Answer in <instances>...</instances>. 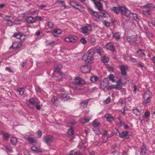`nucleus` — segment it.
I'll return each instance as SVG.
<instances>
[{"mask_svg":"<svg viewBox=\"0 0 155 155\" xmlns=\"http://www.w3.org/2000/svg\"><path fill=\"white\" fill-rule=\"evenodd\" d=\"M17 139L15 137H12L10 139L11 143L13 145H15L17 142Z\"/></svg>","mask_w":155,"mask_h":155,"instance_id":"nucleus-27","label":"nucleus"},{"mask_svg":"<svg viewBox=\"0 0 155 155\" xmlns=\"http://www.w3.org/2000/svg\"><path fill=\"white\" fill-rule=\"evenodd\" d=\"M38 11L37 10L34 11L32 12L29 11L28 12V13L30 15H34L38 14Z\"/></svg>","mask_w":155,"mask_h":155,"instance_id":"nucleus-42","label":"nucleus"},{"mask_svg":"<svg viewBox=\"0 0 155 155\" xmlns=\"http://www.w3.org/2000/svg\"><path fill=\"white\" fill-rule=\"evenodd\" d=\"M3 134V137L5 138L6 140H8L9 139V134L7 133H2Z\"/></svg>","mask_w":155,"mask_h":155,"instance_id":"nucleus-48","label":"nucleus"},{"mask_svg":"<svg viewBox=\"0 0 155 155\" xmlns=\"http://www.w3.org/2000/svg\"><path fill=\"white\" fill-rule=\"evenodd\" d=\"M112 10L116 14H118L120 12L122 14L127 16H129L131 13L130 11L126 8L121 6L117 7H113Z\"/></svg>","mask_w":155,"mask_h":155,"instance_id":"nucleus-3","label":"nucleus"},{"mask_svg":"<svg viewBox=\"0 0 155 155\" xmlns=\"http://www.w3.org/2000/svg\"><path fill=\"white\" fill-rule=\"evenodd\" d=\"M122 87L120 84H117L115 85V89L117 90H119L122 89Z\"/></svg>","mask_w":155,"mask_h":155,"instance_id":"nucleus-52","label":"nucleus"},{"mask_svg":"<svg viewBox=\"0 0 155 155\" xmlns=\"http://www.w3.org/2000/svg\"><path fill=\"white\" fill-rule=\"evenodd\" d=\"M132 15L133 18L136 21H137L138 19V18L137 14L135 13H133L132 14Z\"/></svg>","mask_w":155,"mask_h":155,"instance_id":"nucleus-63","label":"nucleus"},{"mask_svg":"<svg viewBox=\"0 0 155 155\" xmlns=\"http://www.w3.org/2000/svg\"><path fill=\"white\" fill-rule=\"evenodd\" d=\"M96 50L97 53L100 55L102 56L103 55L104 51L101 48L98 47L97 48Z\"/></svg>","mask_w":155,"mask_h":155,"instance_id":"nucleus-32","label":"nucleus"},{"mask_svg":"<svg viewBox=\"0 0 155 155\" xmlns=\"http://www.w3.org/2000/svg\"><path fill=\"white\" fill-rule=\"evenodd\" d=\"M76 154L77 155H79V154H78V152L76 150H71L69 153L70 155H75Z\"/></svg>","mask_w":155,"mask_h":155,"instance_id":"nucleus-43","label":"nucleus"},{"mask_svg":"<svg viewBox=\"0 0 155 155\" xmlns=\"http://www.w3.org/2000/svg\"><path fill=\"white\" fill-rule=\"evenodd\" d=\"M121 74L123 76H126L127 75L126 71L128 69V67L127 65H122L120 66Z\"/></svg>","mask_w":155,"mask_h":155,"instance_id":"nucleus-13","label":"nucleus"},{"mask_svg":"<svg viewBox=\"0 0 155 155\" xmlns=\"http://www.w3.org/2000/svg\"><path fill=\"white\" fill-rule=\"evenodd\" d=\"M103 24L107 27H108L110 26V23L109 22L107 21H104L103 22Z\"/></svg>","mask_w":155,"mask_h":155,"instance_id":"nucleus-58","label":"nucleus"},{"mask_svg":"<svg viewBox=\"0 0 155 155\" xmlns=\"http://www.w3.org/2000/svg\"><path fill=\"white\" fill-rule=\"evenodd\" d=\"M86 143L85 140H82L79 144L78 147L82 149L83 151H85L86 148V146L84 144Z\"/></svg>","mask_w":155,"mask_h":155,"instance_id":"nucleus-16","label":"nucleus"},{"mask_svg":"<svg viewBox=\"0 0 155 155\" xmlns=\"http://www.w3.org/2000/svg\"><path fill=\"white\" fill-rule=\"evenodd\" d=\"M88 101H84L80 103V105L83 108H84L87 107Z\"/></svg>","mask_w":155,"mask_h":155,"instance_id":"nucleus-31","label":"nucleus"},{"mask_svg":"<svg viewBox=\"0 0 155 155\" xmlns=\"http://www.w3.org/2000/svg\"><path fill=\"white\" fill-rule=\"evenodd\" d=\"M127 41L129 42H134L136 43H139L137 40V36H132L128 37L127 38Z\"/></svg>","mask_w":155,"mask_h":155,"instance_id":"nucleus-14","label":"nucleus"},{"mask_svg":"<svg viewBox=\"0 0 155 155\" xmlns=\"http://www.w3.org/2000/svg\"><path fill=\"white\" fill-rule=\"evenodd\" d=\"M95 52L94 48H91L83 55L82 57V60L89 63H93L94 60V55Z\"/></svg>","mask_w":155,"mask_h":155,"instance_id":"nucleus-1","label":"nucleus"},{"mask_svg":"<svg viewBox=\"0 0 155 155\" xmlns=\"http://www.w3.org/2000/svg\"><path fill=\"white\" fill-rule=\"evenodd\" d=\"M91 69V66L90 65H84L81 67V71L84 73H87L89 72Z\"/></svg>","mask_w":155,"mask_h":155,"instance_id":"nucleus-11","label":"nucleus"},{"mask_svg":"<svg viewBox=\"0 0 155 155\" xmlns=\"http://www.w3.org/2000/svg\"><path fill=\"white\" fill-rule=\"evenodd\" d=\"M119 103H120L121 106L123 107H124L125 106V102L123 101L122 100H120L119 101Z\"/></svg>","mask_w":155,"mask_h":155,"instance_id":"nucleus-54","label":"nucleus"},{"mask_svg":"<svg viewBox=\"0 0 155 155\" xmlns=\"http://www.w3.org/2000/svg\"><path fill=\"white\" fill-rule=\"evenodd\" d=\"M143 100L142 101L143 104L145 106L150 102L151 99L152 98V94L150 91H148L146 92L143 95Z\"/></svg>","mask_w":155,"mask_h":155,"instance_id":"nucleus-4","label":"nucleus"},{"mask_svg":"<svg viewBox=\"0 0 155 155\" xmlns=\"http://www.w3.org/2000/svg\"><path fill=\"white\" fill-rule=\"evenodd\" d=\"M26 21L28 23L33 24L35 22L36 20L33 17L28 16L26 18Z\"/></svg>","mask_w":155,"mask_h":155,"instance_id":"nucleus-17","label":"nucleus"},{"mask_svg":"<svg viewBox=\"0 0 155 155\" xmlns=\"http://www.w3.org/2000/svg\"><path fill=\"white\" fill-rule=\"evenodd\" d=\"M109 84L108 79V78H105L101 81V87L103 90L108 87Z\"/></svg>","mask_w":155,"mask_h":155,"instance_id":"nucleus-12","label":"nucleus"},{"mask_svg":"<svg viewBox=\"0 0 155 155\" xmlns=\"http://www.w3.org/2000/svg\"><path fill=\"white\" fill-rule=\"evenodd\" d=\"M85 82L81 78H76L74 79L72 87L76 90H81L84 89V87L83 85L85 84Z\"/></svg>","mask_w":155,"mask_h":155,"instance_id":"nucleus-2","label":"nucleus"},{"mask_svg":"<svg viewBox=\"0 0 155 155\" xmlns=\"http://www.w3.org/2000/svg\"><path fill=\"white\" fill-rule=\"evenodd\" d=\"M77 40V38L74 35H70L65 38L64 40L68 42H75Z\"/></svg>","mask_w":155,"mask_h":155,"instance_id":"nucleus-10","label":"nucleus"},{"mask_svg":"<svg viewBox=\"0 0 155 155\" xmlns=\"http://www.w3.org/2000/svg\"><path fill=\"white\" fill-rule=\"evenodd\" d=\"M76 124V122L75 121H73L71 122L68 124V126L69 127H71V126L75 124Z\"/></svg>","mask_w":155,"mask_h":155,"instance_id":"nucleus-59","label":"nucleus"},{"mask_svg":"<svg viewBox=\"0 0 155 155\" xmlns=\"http://www.w3.org/2000/svg\"><path fill=\"white\" fill-rule=\"evenodd\" d=\"M81 32L85 35H87L89 34V31L92 29L91 25H88L87 26H84L81 28Z\"/></svg>","mask_w":155,"mask_h":155,"instance_id":"nucleus-7","label":"nucleus"},{"mask_svg":"<svg viewBox=\"0 0 155 155\" xmlns=\"http://www.w3.org/2000/svg\"><path fill=\"white\" fill-rule=\"evenodd\" d=\"M74 133V128L72 127H71L68 132V135L71 136L73 135Z\"/></svg>","mask_w":155,"mask_h":155,"instance_id":"nucleus-35","label":"nucleus"},{"mask_svg":"<svg viewBox=\"0 0 155 155\" xmlns=\"http://www.w3.org/2000/svg\"><path fill=\"white\" fill-rule=\"evenodd\" d=\"M137 53L143 55L144 56H146V55L144 53V51L143 50L140 49H139L137 51Z\"/></svg>","mask_w":155,"mask_h":155,"instance_id":"nucleus-45","label":"nucleus"},{"mask_svg":"<svg viewBox=\"0 0 155 155\" xmlns=\"http://www.w3.org/2000/svg\"><path fill=\"white\" fill-rule=\"evenodd\" d=\"M88 11L89 13L91 15L94 16L100 20L102 19V16L99 14V12L94 11L93 9L90 8H88Z\"/></svg>","mask_w":155,"mask_h":155,"instance_id":"nucleus-6","label":"nucleus"},{"mask_svg":"<svg viewBox=\"0 0 155 155\" xmlns=\"http://www.w3.org/2000/svg\"><path fill=\"white\" fill-rule=\"evenodd\" d=\"M80 41L83 44V45H85L87 41L85 39V38H82L81 40Z\"/></svg>","mask_w":155,"mask_h":155,"instance_id":"nucleus-57","label":"nucleus"},{"mask_svg":"<svg viewBox=\"0 0 155 155\" xmlns=\"http://www.w3.org/2000/svg\"><path fill=\"white\" fill-rule=\"evenodd\" d=\"M128 134V131H124L121 133H119L120 137L121 138H123L127 136Z\"/></svg>","mask_w":155,"mask_h":155,"instance_id":"nucleus-28","label":"nucleus"},{"mask_svg":"<svg viewBox=\"0 0 155 155\" xmlns=\"http://www.w3.org/2000/svg\"><path fill=\"white\" fill-rule=\"evenodd\" d=\"M133 111L134 114H135L136 116H139L141 114L140 111L137 109L134 108L133 109Z\"/></svg>","mask_w":155,"mask_h":155,"instance_id":"nucleus-37","label":"nucleus"},{"mask_svg":"<svg viewBox=\"0 0 155 155\" xmlns=\"http://www.w3.org/2000/svg\"><path fill=\"white\" fill-rule=\"evenodd\" d=\"M155 9V5L152 4H147L143 6V12L146 16H148L150 14L151 10Z\"/></svg>","mask_w":155,"mask_h":155,"instance_id":"nucleus-5","label":"nucleus"},{"mask_svg":"<svg viewBox=\"0 0 155 155\" xmlns=\"http://www.w3.org/2000/svg\"><path fill=\"white\" fill-rule=\"evenodd\" d=\"M37 134L40 137H41L42 135V132L39 130H38V131L36 132Z\"/></svg>","mask_w":155,"mask_h":155,"instance_id":"nucleus-64","label":"nucleus"},{"mask_svg":"<svg viewBox=\"0 0 155 155\" xmlns=\"http://www.w3.org/2000/svg\"><path fill=\"white\" fill-rule=\"evenodd\" d=\"M90 120V118L87 117L81 118L80 120V121L82 123H85L88 122Z\"/></svg>","mask_w":155,"mask_h":155,"instance_id":"nucleus-25","label":"nucleus"},{"mask_svg":"<svg viewBox=\"0 0 155 155\" xmlns=\"http://www.w3.org/2000/svg\"><path fill=\"white\" fill-rule=\"evenodd\" d=\"M31 149L32 150L36 151L38 152H41V151H40L35 146H33L31 147Z\"/></svg>","mask_w":155,"mask_h":155,"instance_id":"nucleus-46","label":"nucleus"},{"mask_svg":"<svg viewBox=\"0 0 155 155\" xmlns=\"http://www.w3.org/2000/svg\"><path fill=\"white\" fill-rule=\"evenodd\" d=\"M110 98L109 97H108L104 101V103L106 104H109L110 102Z\"/></svg>","mask_w":155,"mask_h":155,"instance_id":"nucleus-61","label":"nucleus"},{"mask_svg":"<svg viewBox=\"0 0 155 155\" xmlns=\"http://www.w3.org/2000/svg\"><path fill=\"white\" fill-rule=\"evenodd\" d=\"M124 79L125 80V81L124 82L122 81V80L121 79L118 80L116 82L117 84H125L127 83V80L126 78H124Z\"/></svg>","mask_w":155,"mask_h":155,"instance_id":"nucleus-33","label":"nucleus"},{"mask_svg":"<svg viewBox=\"0 0 155 155\" xmlns=\"http://www.w3.org/2000/svg\"><path fill=\"white\" fill-rule=\"evenodd\" d=\"M27 140L31 143L35 142L36 139L32 137H28Z\"/></svg>","mask_w":155,"mask_h":155,"instance_id":"nucleus-41","label":"nucleus"},{"mask_svg":"<svg viewBox=\"0 0 155 155\" xmlns=\"http://www.w3.org/2000/svg\"><path fill=\"white\" fill-rule=\"evenodd\" d=\"M106 47L107 49L110 50L112 51L114 50V46L110 43H108L106 45Z\"/></svg>","mask_w":155,"mask_h":155,"instance_id":"nucleus-23","label":"nucleus"},{"mask_svg":"<svg viewBox=\"0 0 155 155\" xmlns=\"http://www.w3.org/2000/svg\"><path fill=\"white\" fill-rule=\"evenodd\" d=\"M22 44L21 41H15L13 42L10 48L18 49L21 48Z\"/></svg>","mask_w":155,"mask_h":155,"instance_id":"nucleus-8","label":"nucleus"},{"mask_svg":"<svg viewBox=\"0 0 155 155\" xmlns=\"http://www.w3.org/2000/svg\"><path fill=\"white\" fill-rule=\"evenodd\" d=\"M150 113L149 111H146L144 114V116L143 117V118H147L150 115Z\"/></svg>","mask_w":155,"mask_h":155,"instance_id":"nucleus-53","label":"nucleus"},{"mask_svg":"<svg viewBox=\"0 0 155 155\" xmlns=\"http://www.w3.org/2000/svg\"><path fill=\"white\" fill-rule=\"evenodd\" d=\"M61 67L62 65L60 64H58L54 67L55 71L60 74L61 75H62L63 74V73L60 71Z\"/></svg>","mask_w":155,"mask_h":155,"instance_id":"nucleus-21","label":"nucleus"},{"mask_svg":"<svg viewBox=\"0 0 155 155\" xmlns=\"http://www.w3.org/2000/svg\"><path fill=\"white\" fill-rule=\"evenodd\" d=\"M109 80L113 82H115V80L114 79V77L113 74H110L108 76Z\"/></svg>","mask_w":155,"mask_h":155,"instance_id":"nucleus-44","label":"nucleus"},{"mask_svg":"<svg viewBox=\"0 0 155 155\" xmlns=\"http://www.w3.org/2000/svg\"><path fill=\"white\" fill-rule=\"evenodd\" d=\"M48 25L50 28H53L54 24L51 21H48Z\"/></svg>","mask_w":155,"mask_h":155,"instance_id":"nucleus-60","label":"nucleus"},{"mask_svg":"<svg viewBox=\"0 0 155 155\" xmlns=\"http://www.w3.org/2000/svg\"><path fill=\"white\" fill-rule=\"evenodd\" d=\"M120 33L117 32L113 35V38L117 41L120 38Z\"/></svg>","mask_w":155,"mask_h":155,"instance_id":"nucleus-30","label":"nucleus"},{"mask_svg":"<svg viewBox=\"0 0 155 155\" xmlns=\"http://www.w3.org/2000/svg\"><path fill=\"white\" fill-rule=\"evenodd\" d=\"M98 79V78L96 76H94L90 78L91 81L93 83H95Z\"/></svg>","mask_w":155,"mask_h":155,"instance_id":"nucleus-40","label":"nucleus"},{"mask_svg":"<svg viewBox=\"0 0 155 155\" xmlns=\"http://www.w3.org/2000/svg\"><path fill=\"white\" fill-rule=\"evenodd\" d=\"M103 16L105 18H108L110 17V15L107 12H104L103 14Z\"/></svg>","mask_w":155,"mask_h":155,"instance_id":"nucleus-47","label":"nucleus"},{"mask_svg":"<svg viewBox=\"0 0 155 155\" xmlns=\"http://www.w3.org/2000/svg\"><path fill=\"white\" fill-rule=\"evenodd\" d=\"M114 88H115V85H109L108 87L107 88V90H112Z\"/></svg>","mask_w":155,"mask_h":155,"instance_id":"nucleus-55","label":"nucleus"},{"mask_svg":"<svg viewBox=\"0 0 155 155\" xmlns=\"http://www.w3.org/2000/svg\"><path fill=\"white\" fill-rule=\"evenodd\" d=\"M69 3L72 7L75 8L79 3L74 1H71Z\"/></svg>","mask_w":155,"mask_h":155,"instance_id":"nucleus-39","label":"nucleus"},{"mask_svg":"<svg viewBox=\"0 0 155 155\" xmlns=\"http://www.w3.org/2000/svg\"><path fill=\"white\" fill-rule=\"evenodd\" d=\"M61 99L64 100H67L69 98L68 94L66 93L62 94L61 95Z\"/></svg>","mask_w":155,"mask_h":155,"instance_id":"nucleus-29","label":"nucleus"},{"mask_svg":"<svg viewBox=\"0 0 155 155\" xmlns=\"http://www.w3.org/2000/svg\"><path fill=\"white\" fill-rule=\"evenodd\" d=\"M44 140L48 146H50L53 140V136L52 135H46L44 137Z\"/></svg>","mask_w":155,"mask_h":155,"instance_id":"nucleus-9","label":"nucleus"},{"mask_svg":"<svg viewBox=\"0 0 155 155\" xmlns=\"http://www.w3.org/2000/svg\"><path fill=\"white\" fill-rule=\"evenodd\" d=\"M10 17V16L9 17L6 16L5 19L6 20L7 22V24L8 25V26H9L14 25L15 24L14 23L9 19V18Z\"/></svg>","mask_w":155,"mask_h":155,"instance_id":"nucleus-18","label":"nucleus"},{"mask_svg":"<svg viewBox=\"0 0 155 155\" xmlns=\"http://www.w3.org/2000/svg\"><path fill=\"white\" fill-rule=\"evenodd\" d=\"M57 97L56 96H54L51 99V101L53 103H54L57 101Z\"/></svg>","mask_w":155,"mask_h":155,"instance_id":"nucleus-56","label":"nucleus"},{"mask_svg":"<svg viewBox=\"0 0 155 155\" xmlns=\"http://www.w3.org/2000/svg\"><path fill=\"white\" fill-rule=\"evenodd\" d=\"M18 91L19 94L21 95H22L24 93V88H21L18 90Z\"/></svg>","mask_w":155,"mask_h":155,"instance_id":"nucleus-50","label":"nucleus"},{"mask_svg":"<svg viewBox=\"0 0 155 155\" xmlns=\"http://www.w3.org/2000/svg\"><path fill=\"white\" fill-rule=\"evenodd\" d=\"M100 123H97V119H95L93 121L92 124V126L94 127H97L101 126Z\"/></svg>","mask_w":155,"mask_h":155,"instance_id":"nucleus-26","label":"nucleus"},{"mask_svg":"<svg viewBox=\"0 0 155 155\" xmlns=\"http://www.w3.org/2000/svg\"><path fill=\"white\" fill-rule=\"evenodd\" d=\"M13 36L17 38L20 39L21 40L23 39L22 38L23 36L18 33H15L13 35Z\"/></svg>","mask_w":155,"mask_h":155,"instance_id":"nucleus-34","label":"nucleus"},{"mask_svg":"<svg viewBox=\"0 0 155 155\" xmlns=\"http://www.w3.org/2000/svg\"><path fill=\"white\" fill-rule=\"evenodd\" d=\"M93 130L96 134H101V132L100 130L98 128H95L93 129Z\"/></svg>","mask_w":155,"mask_h":155,"instance_id":"nucleus-49","label":"nucleus"},{"mask_svg":"<svg viewBox=\"0 0 155 155\" xmlns=\"http://www.w3.org/2000/svg\"><path fill=\"white\" fill-rule=\"evenodd\" d=\"M75 8L81 12H83L84 10V8L79 3L78 4Z\"/></svg>","mask_w":155,"mask_h":155,"instance_id":"nucleus-36","label":"nucleus"},{"mask_svg":"<svg viewBox=\"0 0 155 155\" xmlns=\"http://www.w3.org/2000/svg\"><path fill=\"white\" fill-rule=\"evenodd\" d=\"M62 32V31L61 30L57 28L54 30L52 32V34L54 36H57L58 35L61 34Z\"/></svg>","mask_w":155,"mask_h":155,"instance_id":"nucleus-22","label":"nucleus"},{"mask_svg":"<svg viewBox=\"0 0 155 155\" xmlns=\"http://www.w3.org/2000/svg\"><path fill=\"white\" fill-rule=\"evenodd\" d=\"M57 1L58 2L61 3L62 4V6L64 7V8H66V5L64 1L62 0H58Z\"/></svg>","mask_w":155,"mask_h":155,"instance_id":"nucleus-51","label":"nucleus"},{"mask_svg":"<svg viewBox=\"0 0 155 155\" xmlns=\"http://www.w3.org/2000/svg\"><path fill=\"white\" fill-rule=\"evenodd\" d=\"M105 117L106 118L107 120L109 122H111L114 120V118L112 116L109 114H106Z\"/></svg>","mask_w":155,"mask_h":155,"instance_id":"nucleus-24","label":"nucleus"},{"mask_svg":"<svg viewBox=\"0 0 155 155\" xmlns=\"http://www.w3.org/2000/svg\"><path fill=\"white\" fill-rule=\"evenodd\" d=\"M102 61L104 63H107L109 61V58L106 56H104L101 58Z\"/></svg>","mask_w":155,"mask_h":155,"instance_id":"nucleus-38","label":"nucleus"},{"mask_svg":"<svg viewBox=\"0 0 155 155\" xmlns=\"http://www.w3.org/2000/svg\"><path fill=\"white\" fill-rule=\"evenodd\" d=\"M35 89L37 91L41 92L42 91V89L39 86H37L35 88Z\"/></svg>","mask_w":155,"mask_h":155,"instance_id":"nucleus-62","label":"nucleus"},{"mask_svg":"<svg viewBox=\"0 0 155 155\" xmlns=\"http://www.w3.org/2000/svg\"><path fill=\"white\" fill-rule=\"evenodd\" d=\"M101 2L94 1V4L98 11H101L103 10V5L100 2Z\"/></svg>","mask_w":155,"mask_h":155,"instance_id":"nucleus-15","label":"nucleus"},{"mask_svg":"<svg viewBox=\"0 0 155 155\" xmlns=\"http://www.w3.org/2000/svg\"><path fill=\"white\" fill-rule=\"evenodd\" d=\"M29 101L31 104L35 106L39 104H40L39 101H36L33 98H30L29 100Z\"/></svg>","mask_w":155,"mask_h":155,"instance_id":"nucleus-20","label":"nucleus"},{"mask_svg":"<svg viewBox=\"0 0 155 155\" xmlns=\"http://www.w3.org/2000/svg\"><path fill=\"white\" fill-rule=\"evenodd\" d=\"M146 152L147 149L146 147L143 144V146L140 147V154L141 155H144L146 153Z\"/></svg>","mask_w":155,"mask_h":155,"instance_id":"nucleus-19","label":"nucleus"}]
</instances>
